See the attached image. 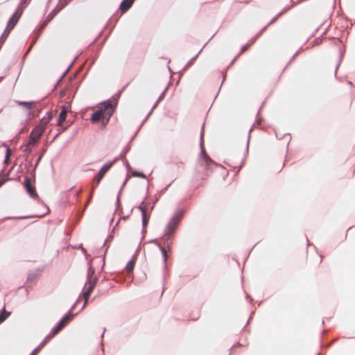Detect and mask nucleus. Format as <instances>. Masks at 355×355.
I'll use <instances>...</instances> for the list:
<instances>
[{"label": "nucleus", "mask_w": 355, "mask_h": 355, "mask_svg": "<svg viewBox=\"0 0 355 355\" xmlns=\"http://www.w3.org/2000/svg\"><path fill=\"white\" fill-rule=\"evenodd\" d=\"M19 104L26 106L28 108H31L34 105V103L20 102Z\"/></svg>", "instance_id": "21"}, {"label": "nucleus", "mask_w": 355, "mask_h": 355, "mask_svg": "<svg viewBox=\"0 0 355 355\" xmlns=\"http://www.w3.org/2000/svg\"><path fill=\"white\" fill-rule=\"evenodd\" d=\"M182 218V214H176L168 223L166 229V232L162 236V240H164V245L169 248V246L172 245L173 234L176 231L179 226L180 222Z\"/></svg>", "instance_id": "2"}, {"label": "nucleus", "mask_w": 355, "mask_h": 355, "mask_svg": "<svg viewBox=\"0 0 355 355\" xmlns=\"http://www.w3.org/2000/svg\"><path fill=\"white\" fill-rule=\"evenodd\" d=\"M19 17L17 16V14L15 13L12 18L10 19L8 24V28L12 29L15 25L16 24Z\"/></svg>", "instance_id": "12"}, {"label": "nucleus", "mask_w": 355, "mask_h": 355, "mask_svg": "<svg viewBox=\"0 0 355 355\" xmlns=\"http://www.w3.org/2000/svg\"><path fill=\"white\" fill-rule=\"evenodd\" d=\"M114 112V107L110 103H105L100 110L94 112L92 116L93 123L101 122L105 126Z\"/></svg>", "instance_id": "3"}, {"label": "nucleus", "mask_w": 355, "mask_h": 355, "mask_svg": "<svg viewBox=\"0 0 355 355\" xmlns=\"http://www.w3.org/2000/svg\"><path fill=\"white\" fill-rule=\"evenodd\" d=\"M162 243L159 245L160 250L162 251V254L164 258V261L166 262L168 255V252L171 250V246H169V248L166 246V245H164V240H162Z\"/></svg>", "instance_id": "8"}, {"label": "nucleus", "mask_w": 355, "mask_h": 355, "mask_svg": "<svg viewBox=\"0 0 355 355\" xmlns=\"http://www.w3.org/2000/svg\"><path fill=\"white\" fill-rule=\"evenodd\" d=\"M67 116V110L63 109L59 115L58 124L61 125V124L65 121Z\"/></svg>", "instance_id": "14"}, {"label": "nucleus", "mask_w": 355, "mask_h": 355, "mask_svg": "<svg viewBox=\"0 0 355 355\" xmlns=\"http://www.w3.org/2000/svg\"><path fill=\"white\" fill-rule=\"evenodd\" d=\"M10 155H11V150L10 148H7L5 163H7L9 161Z\"/></svg>", "instance_id": "19"}, {"label": "nucleus", "mask_w": 355, "mask_h": 355, "mask_svg": "<svg viewBox=\"0 0 355 355\" xmlns=\"http://www.w3.org/2000/svg\"><path fill=\"white\" fill-rule=\"evenodd\" d=\"M73 318L70 314L66 315L59 322L58 326L55 327L52 332L46 336L44 340L38 345L30 355H37L42 349L50 341V340L57 335Z\"/></svg>", "instance_id": "1"}, {"label": "nucleus", "mask_w": 355, "mask_h": 355, "mask_svg": "<svg viewBox=\"0 0 355 355\" xmlns=\"http://www.w3.org/2000/svg\"><path fill=\"white\" fill-rule=\"evenodd\" d=\"M42 135H31L28 141H27L25 148L23 149V151L28 153L31 152V148L35 146L36 144L39 142L40 140Z\"/></svg>", "instance_id": "5"}, {"label": "nucleus", "mask_w": 355, "mask_h": 355, "mask_svg": "<svg viewBox=\"0 0 355 355\" xmlns=\"http://www.w3.org/2000/svg\"><path fill=\"white\" fill-rule=\"evenodd\" d=\"M10 315V312L6 311L5 307L0 314V324L3 322Z\"/></svg>", "instance_id": "11"}, {"label": "nucleus", "mask_w": 355, "mask_h": 355, "mask_svg": "<svg viewBox=\"0 0 355 355\" xmlns=\"http://www.w3.org/2000/svg\"><path fill=\"white\" fill-rule=\"evenodd\" d=\"M202 159L207 165H209L210 163L212 162L211 159L209 157L208 155H205V157Z\"/></svg>", "instance_id": "20"}, {"label": "nucleus", "mask_w": 355, "mask_h": 355, "mask_svg": "<svg viewBox=\"0 0 355 355\" xmlns=\"http://www.w3.org/2000/svg\"><path fill=\"white\" fill-rule=\"evenodd\" d=\"M24 186L30 196L33 198H37L38 197L37 193L35 191V187L31 184V180L29 178H26L24 181Z\"/></svg>", "instance_id": "7"}, {"label": "nucleus", "mask_w": 355, "mask_h": 355, "mask_svg": "<svg viewBox=\"0 0 355 355\" xmlns=\"http://www.w3.org/2000/svg\"><path fill=\"white\" fill-rule=\"evenodd\" d=\"M142 220L143 225L145 227L148 222V217L147 216V213L145 209H142Z\"/></svg>", "instance_id": "16"}, {"label": "nucleus", "mask_w": 355, "mask_h": 355, "mask_svg": "<svg viewBox=\"0 0 355 355\" xmlns=\"http://www.w3.org/2000/svg\"><path fill=\"white\" fill-rule=\"evenodd\" d=\"M313 258L316 265H320L322 263V257L321 255L315 254Z\"/></svg>", "instance_id": "18"}, {"label": "nucleus", "mask_w": 355, "mask_h": 355, "mask_svg": "<svg viewBox=\"0 0 355 355\" xmlns=\"http://www.w3.org/2000/svg\"><path fill=\"white\" fill-rule=\"evenodd\" d=\"M95 273V270L92 266H89L87 270V279L93 278Z\"/></svg>", "instance_id": "17"}, {"label": "nucleus", "mask_w": 355, "mask_h": 355, "mask_svg": "<svg viewBox=\"0 0 355 355\" xmlns=\"http://www.w3.org/2000/svg\"><path fill=\"white\" fill-rule=\"evenodd\" d=\"M19 17L17 16V14L15 13L12 18L10 19L8 24V28L12 29L15 25L16 24Z\"/></svg>", "instance_id": "13"}, {"label": "nucleus", "mask_w": 355, "mask_h": 355, "mask_svg": "<svg viewBox=\"0 0 355 355\" xmlns=\"http://www.w3.org/2000/svg\"><path fill=\"white\" fill-rule=\"evenodd\" d=\"M135 266V261L134 259H132L128 263V264L125 267V272L128 275H130L132 272Z\"/></svg>", "instance_id": "9"}, {"label": "nucleus", "mask_w": 355, "mask_h": 355, "mask_svg": "<svg viewBox=\"0 0 355 355\" xmlns=\"http://www.w3.org/2000/svg\"><path fill=\"white\" fill-rule=\"evenodd\" d=\"M133 176L135 177H139V178H145V175L143 173H141L139 172H133L132 173Z\"/></svg>", "instance_id": "22"}, {"label": "nucleus", "mask_w": 355, "mask_h": 355, "mask_svg": "<svg viewBox=\"0 0 355 355\" xmlns=\"http://www.w3.org/2000/svg\"><path fill=\"white\" fill-rule=\"evenodd\" d=\"M112 164L113 162L106 164L101 168V170L94 179V181L96 182L97 184L100 183L101 180L103 179L105 174L108 171V170L112 167Z\"/></svg>", "instance_id": "6"}, {"label": "nucleus", "mask_w": 355, "mask_h": 355, "mask_svg": "<svg viewBox=\"0 0 355 355\" xmlns=\"http://www.w3.org/2000/svg\"><path fill=\"white\" fill-rule=\"evenodd\" d=\"M98 282L97 277H94L90 279H87V284H88V287L87 288V291L83 294V299L85 300L84 306L86 305L87 303V301L89 298V296L91 293H92L94 287L96 286Z\"/></svg>", "instance_id": "4"}, {"label": "nucleus", "mask_w": 355, "mask_h": 355, "mask_svg": "<svg viewBox=\"0 0 355 355\" xmlns=\"http://www.w3.org/2000/svg\"><path fill=\"white\" fill-rule=\"evenodd\" d=\"M200 148H201V155L202 158L205 157V155H207L205 152V149L204 148V135H201L200 137Z\"/></svg>", "instance_id": "15"}, {"label": "nucleus", "mask_w": 355, "mask_h": 355, "mask_svg": "<svg viewBox=\"0 0 355 355\" xmlns=\"http://www.w3.org/2000/svg\"><path fill=\"white\" fill-rule=\"evenodd\" d=\"M134 0H123L121 4V9L126 11L132 4Z\"/></svg>", "instance_id": "10"}]
</instances>
